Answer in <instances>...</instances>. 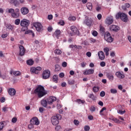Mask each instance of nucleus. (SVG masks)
<instances>
[{
    "instance_id": "f257e3e1",
    "label": "nucleus",
    "mask_w": 131,
    "mask_h": 131,
    "mask_svg": "<svg viewBox=\"0 0 131 131\" xmlns=\"http://www.w3.org/2000/svg\"><path fill=\"white\" fill-rule=\"evenodd\" d=\"M34 94H37L38 98H41L47 95V92L45 91V88L41 85H39L34 91Z\"/></svg>"
},
{
    "instance_id": "f03ea898",
    "label": "nucleus",
    "mask_w": 131,
    "mask_h": 131,
    "mask_svg": "<svg viewBox=\"0 0 131 131\" xmlns=\"http://www.w3.org/2000/svg\"><path fill=\"white\" fill-rule=\"evenodd\" d=\"M116 19H121L123 22H125L126 23L127 20H128V18H127V15L124 13L119 12L116 15Z\"/></svg>"
},
{
    "instance_id": "7ed1b4c3",
    "label": "nucleus",
    "mask_w": 131,
    "mask_h": 131,
    "mask_svg": "<svg viewBox=\"0 0 131 131\" xmlns=\"http://www.w3.org/2000/svg\"><path fill=\"white\" fill-rule=\"evenodd\" d=\"M61 117V115H57L52 117L51 122L53 125H57L59 124V118Z\"/></svg>"
},
{
    "instance_id": "20e7f679",
    "label": "nucleus",
    "mask_w": 131,
    "mask_h": 131,
    "mask_svg": "<svg viewBox=\"0 0 131 131\" xmlns=\"http://www.w3.org/2000/svg\"><path fill=\"white\" fill-rule=\"evenodd\" d=\"M70 29L72 31L71 33V36H73V35H79V31L77 28L74 26H72L71 27Z\"/></svg>"
},
{
    "instance_id": "39448f33",
    "label": "nucleus",
    "mask_w": 131,
    "mask_h": 131,
    "mask_svg": "<svg viewBox=\"0 0 131 131\" xmlns=\"http://www.w3.org/2000/svg\"><path fill=\"white\" fill-rule=\"evenodd\" d=\"M33 26L38 32H41L43 30V27L40 23H34Z\"/></svg>"
},
{
    "instance_id": "423d86ee",
    "label": "nucleus",
    "mask_w": 131,
    "mask_h": 131,
    "mask_svg": "<svg viewBox=\"0 0 131 131\" xmlns=\"http://www.w3.org/2000/svg\"><path fill=\"white\" fill-rule=\"evenodd\" d=\"M104 39L107 42H112L114 40L113 38H112V36H111V34H110V33H109V32H106V33H105Z\"/></svg>"
},
{
    "instance_id": "0eeeda50",
    "label": "nucleus",
    "mask_w": 131,
    "mask_h": 131,
    "mask_svg": "<svg viewBox=\"0 0 131 131\" xmlns=\"http://www.w3.org/2000/svg\"><path fill=\"white\" fill-rule=\"evenodd\" d=\"M51 76V72L49 70H45L43 71L42 77L43 79H48Z\"/></svg>"
},
{
    "instance_id": "6e6552de",
    "label": "nucleus",
    "mask_w": 131,
    "mask_h": 131,
    "mask_svg": "<svg viewBox=\"0 0 131 131\" xmlns=\"http://www.w3.org/2000/svg\"><path fill=\"white\" fill-rule=\"evenodd\" d=\"M29 24H30V23L29 20L27 19H23L20 21V26L23 27H26V28H27V27L29 26Z\"/></svg>"
},
{
    "instance_id": "1a4fd4ad",
    "label": "nucleus",
    "mask_w": 131,
    "mask_h": 131,
    "mask_svg": "<svg viewBox=\"0 0 131 131\" xmlns=\"http://www.w3.org/2000/svg\"><path fill=\"white\" fill-rule=\"evenodd\" d=\"M109 29L110 30H111V31L118 32V31H119V30H120V28H119L118 26L113 25L110 26Z\"/></svg>"
},
{
    "instance_id": "9d476101",
    "label": "nucleus",
    "mask_w": 131,
    "mask_h": 131,
    "mask_svg": "<svg viewBox=\"0 0 131 131\" xmlns=\"http://www.w3.org/2000/svg\"><path fill=\"white\" fill-rule=\"evenodd\" d=\"M30 123L33 124L34 125H39V121H38V119L37 117H35L32 118L30 121Z\"/></svg>"
},
{
    "instance_id": "9b49d317",
    "label": "nucleus",
    "mask_w": 131,
    "mask_h": 131,
    "mask_svg": "<svg viewBox=\"0 0 131 131\" xmlns=\"http://www.w3.org/2000/svg\"><path fill=\"white\" fill-rule=\"evenodd\" d=\"M19 56H24L25 55V49L24 47L22 45L19 46Z\"/></svg>"
},
{
    "instance_id": "f8f14e48",
    "label": "nucleus",
    "mask_w": 131,
    "mask_h": 131,
    "mask_svg": "<svg viewBox=\"0 0 131 131\" xmlns=\"http://www.w3.org/2000/svg\"><path fill=\"white\" fill-rule=\"evenodd\" d=\"M20 12L22 15H27L28 13H29V10L27 7H23L20 9Z\"/></svg>"
},
{
    "instance_id": "ddd939ff",
    "label": "nucleus",
    "mask_w": 131,
    "mask_h": 131,
    "mask_svg": "<svg viewBox=\"0 0 131 131\" xmlns=\"http://www.w3.org/2000/svg\"><path fill=\"white\" fill-rule=\"evenodd\" d=\"M56 100H57V98L55 97L50 96L47 99V101H48V104H49V105H52V104H53V102H55V101H56Z\"/></svg>"
},
{
    "instance_id": "4468645a",
    "label": "nucleus",
    "mask_w": 131,
    "mask_h": 131,
    "mask_svg": "<svg viewBox=\"0 0 131 131\" xmlns=\"http://www.w3.org/2000/svg\"><path fill=\"white\" fill-rule=\"evenodd\" d=\"M113 17H107L105 20V24H107V25H111L113 23Z\"/></svg>"
},
{
    "instance_id": "2eb2a0df",
    "label": "nucleus",
    "mask_w": 131,
    "mask_h": 131,
    "mask_svg": "<svg viewBox=\"0 0 131 131\" xmlns=\"http://www.w3.org/2000/svg\"><path fill=\"white\" fill-rule=\"evenodd\" d=\"M106 76L110 80V81H112L114 79V76H113V74L112 73H106Z\"/></svg>"
},
{
    "instance_id": "dca6fc26",
    "label": "nucleus",
    "mask_w": 131,
    "mask_h": 131,
    "mask_svg": "<svg viewBox=\"0 0 131 131\" xmlns=\"http://www.w3.org/2000/svg\"><path fill=\"white\" fill-rule=\"evenodd\" d=\"M84 24L87 25V26H91L93 24V19L91 18H87L84 21Z\"/></svg>"
},
{
    "instance_id": "f3484780",
    "label": "nucleus",
    "mask_w": 131,
    "mask_h": 131,
    "mask_svg": "<svg viewBox=\"0 0 131 131\" xmlns=\"http://www.w3.org/2000/svg\"><path fill=\"white\" fill-rule=\"evenodd\" d=\"M98 55L100 60H103L104 59H105V54L103 51H99L98 53Z\"/></svg>"
},
{
    "instance_id": "a211bd4d",
    "label": "nucleus",
    "mask_w": 131,
    "mask_h": 131,
    "mask_svg": "<svg viewBox=\"0 0 131 131\" xmlns=\"http://www.w3.org/2000/svg\"><path fill=\"white\" fill-rule=\"evenodd\" d=\"M95 71L93 69H89L88 70H86L83 72L84 75H89L90 74H94Z\"/></svg>"
},
{
    "instance_id": "6ab92c4d",
    "label": "nucleus",
    "mask_w": 131,
    "mask_h": 131,
    "mask_svg": "<svg viewBox=\"0 0 131 131\" xmlns=\"http://www.w3.org/2000/svg\"><path fill=\"white\" fill-rule=\"evenodd\" d=\"M116 75L118 77V78H120L121 79H122L125 77L124 74L121 73L120 72H117L116 73Z\"/></svg>"
},
{
    "instance_id": "aec40b11",
    "label": "nucleus",
    "mask_w": 131,
    "mask_h": 131,
    "mask_svg": "<svg viewBox=\"0 0 131 131\" xmlns=\"http://www.w3.org/2000/svg\"><path fill=\"white\" fill-rule=\"evenodd\" d=\"M48 104H49V102H48V99H42L41 101V105L45 108L47 107V106H48Z\"/></svg>"
},
{
    "instance_id": "412c9836",
    "label": "nucleus",
    "mask_w": 131,
    "mask_h": 131,
    "mask_svg": "<svg viewBox=\"0 0 131 131\" xmlns=\"http://www.w3.org/2000/svg\"><path fill=\"white\" fill-rule=\"evenodd\" d=\"M8 94L10 96H15L16 95V90L14 89H10L8 91Z\"/></svg>"
},
{
    "instance_id": "4be33fe9",
    "label": "nucleus",
    "mask_w": 131,
    "mask_h": 131,
    "mask_svg": "<svg viewBox=\"0 0 131 131\" xmlns=\"http://www.w3.org/2000/svg\"><path fill=\"white\" fill-rule=\"evenodd\" d=\"M5 26L9 30H13L14 29V26H12V25L5 24Z\"/></svg>"
},
{
    "instance_id": "5701e85b",
    "label": "nucleus",
    "mask_w": 131,
    "mask_h": 131,
    "mask_svg": "<svg viewBox=\"0 0 131 131\" xmlns=\"http://www.w3.org/2000/svg\"><path fill=\"white\" fill-rule=\"evenodd\" d=\"M19 15L20 14L19 13L15 12V11L12 14H11L12 18H15V19L19 18Z\"/></svg>"
},
{
    "instance_id": "b1692460",
    "label": "nucleus",
    "mask_w": 131,
    "mask_h": 131,
    "mask_svg": "<svg viewBox=\"0 0 131 131\" xmlns=\"http://www.w3.org/2000/svg\"><path fill=\"white\" fill-rule=\"evenodd\" d=\"M11 4H13L15 7H17V6H19V2L17 0H10Z\"/></svg>"
},
{
    "instance_id": "393cba45",
    "label": "nucleus",
    "mask_w": 131,
    "mask_h": 131,
    "mask_svg": "<svg viewBox=\"0 0 131 131\" xmlns=\"http://www.w3.org/2000/svg\"><path fill=\"white\" fill-rule=\"evenodd\" d=\"M86 7L88 10H90V11H92V10H93V4H92L91 3H88L86 4Z\"/></svg>"
},
{
    "instance_id": "a878e982",
    "label": "nucleus",
    "mask_w": 131,
    "mask_h": 131,
    "mask_svg": "<svg viewBox=\"0 0 131 131\" xmlns=\"http://www.w3.org/2000/svg\"><path fill=\"white\" fill-rule=\"evenodd\" d=\"M7 123H6V121H3L0 122V130H2L3 128H4V127L5 125H6Z\"/></svg>"
},
{
    "instance_id": "bb28decb",
    "label": "nucleus",
    "mask_w": 131,
    "mask_h": 131,
    "mask_svg": "<svg viewBox=\"0 0 131 131\" xmlns=\"http://www.w3.org/2000/svg\"><path fill=\"white\" fill-rule=\"evenodd\" d=\"M30 72L31 73H34V74H38V73H37V71H36V69L35 68H31Z\"/></svg>"
},
{
    "instance_id": "cd10ccee",
    "label": "nucleus",
    "mask_w": 131,
    "mask_h": 131,
    "mask_svg": "<svg viewBox=\"0 0 131 131\" xmlns=\"http://www.w3.org/2000/svg\"><path fill=\"white\" fill-rule=\"evenodd\" d=\"M34 63V61L32 59H29L27 61V64L28 65H30V66H32Z\"/></svg>"
},
{
    "instance_id": "c85d7f7f",
    "label": "nucleus",
    "mask_w": 131,
    "mask_h": 131,
    "mask_svg": "<svg viewBox=\"0 0 131 131\" xmlns=\"http://www.w3.org/2000/svg\"><path fill=\"white\" fill-rule=\"evenodd\" d=\"M58 76L57 75H54L53 77V81L55 82V83H57L58 82Z\"/></svg>"
},
{
    "instance_id": "c756f323",
    "label": "nucleus",
    "mask_w": 131,
    "mask_h": 131,
    "mask_svg": "<svg viewBox=\"0 0 131 131\" xmlns=\"http://www.w3.org/2000/svg\"><path fill=\"white\" fill-rule=\"evenodd\" d=\"M60 33H61V31H60V30H56L55 31V33L54 34L56 37H58Z\"/></svg>"
},
{
    "instance_id": "7c9ffc66",
    "label": "nucleus",
    "mask_w": 131,
    "mask_h": 131,
    "mask_svg": "<svg viewBox=\"0 0 131 131\" xmlns=\"http://www.w3.org/2000/svg\"><path fill=\"white\" fill-rule=\"evenodd\" d=\"M100 31L102 34H104V33H105V28H104V27L100 26Z\"/></svg>"
},
{
    "instance_id": "2f4dec72",
    "label": "nucleus",
    "mask_w": 131,
    "mask_h": 131,
    "mask_svg": "<svg viewBox=\"0 0 131 131\" xmlns=\"http://www.w3.org/2000/svg\"><path fill=\"white\" fill-rule=\"evenodd\" d=\"M89 97L90 98V99H92L93 101H95V100L97 99V98L93 94L89 95Z\"/></svg>"
},
{
    "instance_id": "473e14b6",
    "label": "nucleus",
    "mask_w": 131,
    "mask_h": 131,
    "mask_svg": "<svg viewBox=\"0 0 131 131\" xmlns=\"http://www.w3.org/2000/svg\"><path fill=\"white\" fill-rule=\"evenodd\" d=\"M54 53L56 55H61V54H62V51L59 49H56L55 50Z\"/></svg>"
},
{
    "instance_id": "72a5a7b5",
    "label": "nucleus",
    "mask_w": 131,
    "mask_h": 131,
    "mask_svg": "<svg viewBox=\"0 0 131 131\" xmlns=\"http://www.w3.org/2000/svg\"><path fill=\"white\" fill-rule=\"evenodd\" d=\"M20 74H21L20 71H17L13 72V75H15V76H19Z\"/></svg>"
},
{
    "instance_id": "f704fd0d",
    "label": "nucleus",
    "mask_w": 131,
    "mask_h": 131,
    "mask_svg": "<svg viewBox=\"0 0 131 131\" xmlns=\"http://www.w3.org/2000/svg\"><path fill=\"white\" fill-rule=\"evenodd\" d=\"M111 120H112L113 121H114L116 123H118L119 120L117 119V118H110Z\"/></svg>"
},
{
    "instance_id": "c9c22d12",
    "label": "nucleus",
    "mask_w": 131,
    "mask_h": 131,
    "mask_svg": "<svg viewBox=\"0 0 131 131\" xmlns=\"http://www.w3.org/2000/svg\"><path fill=\"white\" fill-rule=\"evenodd\" d=\"M2 79H7L8 78V76H7V74H4L3 75H1V77Z\"/></svg>"
},
{
    "instance_id": "e433bc0d",
    "label": "nucleus",
    "mask_w": 131,
    "mask_h": 131,
    "mask_svg": "<svg viewBox=\"0 0 131 131\" xmlns=\"http://www.w3.org/2000/svg\"><path fill=\"white\" fill-rule=\"evenodd\" d=\"M55 71H59L60 69H61V68L60 67V65L59 64H56L55 66Z\"/></svg>"
},
{
    "instance_id": "4c0bfd02",
    "label": "nucleus",
    "mask_w": 131,
    "mask_h": 131,
    "mask_svg": "<svg viewBox=\"0 0 131 131\" xmlns=\"http://www.w3.org/2000/svg\"><path fill=\"white\" fill-rule=\"evenodd\" d=\"M69 20L70 21H75V20H76V17L75 16H70L69 17Z\"/></svg>"
},
{
    "instance_id": "58836bf2",
    "label": "nucleus",
    "mask_w": 131,
    "mask_h": 131,
    "mask_svg": "<svg viewBox=\"0 0 131 131\" xmlns=\"http://www.w3.org/2000/svg\"><path fill=\"white\" fill-rule=\"evenodd\" d=\"M76 101L77 102V103H78V104H84V103L85 102L84 100H82L81 99H77Z\"/></svg>"
},
{
    "instance_id": "ea45409f",
    "label": "nucleus",
    "mask_w": 131,
    "mask_h": 131,
    "mask_svg": "<svg viewBox=\"0 0 131 131\" xmlns=\"http://www.w3.org/2000/svg\"><path fill=\"white\" fill-rule=\"evenodd\" d=\"M111 94H116L117 93V90L115 89H111Z\"/></svg>"
},
{
    "instance_id": "a19ab883",
    "label": "nucleus",
    "mask_w": 131,
    "mask_h": 131,
    "mask_svg": "<svg viewBox=\"0 0 131 131\" xmlns=\"http://www.w3.org/2000/svg\"><path fill=\"white\" fill-rule=\"evenodd\" d=\"M15 12V10L13 8H10L9 9H8V13H9V14H13V13H14Z\"/></svg>"
},
{
    "instance_id": "79ce46f5",
    "label": "nucleus",
    "mask_w": 131,
    "mask_h": 131,
    "mask_svg": "<svg viewBox=\"0 0 131 131\" xmlns=\"http://www.w3.org/2000/svg\"><path fill=\"white\" fill-rule=\"evenodd\" d=\"M93 92L94 93H97V92H99V88L97 86H94L93 87Z\"/></svg>"
},
{
    "instance_id": "37998d69",
    "label": "nucleus",
    "mask_w": 131,
    "mask_h": 131,
    "mask_svg": "<svg viewBox=\"0 0 131 131\" xmlns=\"http://www.w3.org/2000/svg\"><path fill=\"white\" fill-rule=\"evenodd\" d=\"M58 24H59V25H61V26H64V25H65V22L64 21V20H60L58 22Z\"/></svg>"
},
{
    "instance_id": "c03bdc74",
    "label": "nucleus",
    "mask_w": 131,
    "mask_h": 131,
    "mask_svg": "<svg viewBox=\"0 0 131 131\" xmlns=\"http://www.w3.org/2000/svg\"><path fill=\"white\" fill-rule=\"evenodd\" d=\"M90 111L91 112H95L96 111V107L94 106H92L90 108Z\"/></svg>"
},
{
    "instance_id": "a18cd8bd",
    "label": "nucleus",
    "mask_w": 131,
    "mask_h": 131,
    "mask_svg": "<svg viewBox=\"0 0 131 131\" xmlns=\"http://www.w3.org/2000/svg\"><path fill=\"white\" fill-rule=\"evenodd\" d=\"M15 25H19L20 24V19H16L15 20Z\"/></svg>"
},
{
    "instance_id": "49530a36",
    "label": "nucleus",
    "mask_w": 131,
    "mask_h": 131,
    "mask_svg": "<svg viewBox=\"0 0 131 131\" xmlns=\"http://www.w3.org/2000/svg\"><path fill=\"white\" fill-rule=\"evenodd\" d=\"M12 123H16V122H17V118L16 117H14L11 120Z\"/></svg>"
},
{
    "instance_id": "de8ad7c7",
    "label": "nucleus",
    "mask_w": 131,
    "mask_h": 131,
    "mask_svg": "<svg viewBox=\"0 0 131 131\" xmlns=\"http://www.w3.org/2000/svg\"><path fill=\"white\" fill-rule=\"evenodd\" d=\"M75 49H78V50H81L82 49V47L81 46H74Z\"/></svg>"
},
{
    "instance_id": "09e8293b",
    "label": "nucleus",
    "mask_w": 131,
    "mask_h": 131,
    "mask_svg": "<svg viewBox=\"0 0 131 131\" xmlns=\"http://www.w3.org/2000/svg\"><path fill=\"white\" fill-rule=\"evenodd\" d=\"M33 124H32L30 123V124H29L28 127L29 128V129H32V128H33Z\"/></svg>"
},
{
    "instance_id": "8fccbe9b",
    "label": "nucleus",
    "mask_w": 131,
    "mask_h": 131,
    "mask_svg": "<svg viewBox=\"0 0 131 131\" xmlns=\"http://www.w3.org/2000/svg\"><path fill=\"white\" fill-rule=\"evenodd\" d=\"M100 66L101 67H105L106 66V63L104 61H102L100 62Z\"/></svg>"
},
{
    "instance_id": "3c124183",
    "label": "nucleus",
    "mask_w": 131,
    "mask_h": 131,
    "mask_svg": "<svg viewBox=\"0 0 131 131\" xmlns=\"http://www.w3.org/2000/svg\"><path fill=\"white\" fill-rule=\"evenodd\" d=\"M68 83L69 84H71V85L74 84V80H70L68 81Z\"/></svg>"
},
{
    "instance_id": "603ef678",
    "label": "nucleus",
    "mask_w": 131,
    "mask_h": 131,
    "mask_svg": "<svg viewBox=\"0 0 131 131\" xmlns=\"http://www.w3.org/2000/svg\"><path fill=\"white\" fill-rule=\"evenodd\" d=\"M84 130H85V131H89V130H90V126H88V125L85 126L84 127Z\"/></svg>"
},
{
    "instance_id": "864d4df0",
    "label": "nucleus",
    "mask_w": 131,
    "mask_h": 131,
    "mask_svg": "<svg viewBox=\"0 0 131 131\" xmlns=\"http://www.w3.org/2000/svg\"><path fill=\"white\" fill-rule=\"evenodd\" d=\"M35 68L38 73L39 72V71H41V67H37Z\"/></svg>"
},
{
    "instance_id": "5fc2aeb1",
    "label": "nucleus",
    "mask_w": 131,
    "mask_h": 131,
    "mask_svg": "<svg viewBox=\"0 0 131 131\" xmlns=\"http://www.w3.org/2000/svg\"><path fill=\"white\" fill-rule=\"evenodd\" d=\"M74 123L75 125H78L79 124V121L77 120H74Z\"/></svg>"
},
{
    "instance_id": "6e6d98bb",
    "label": "nucleus",
    "mask_w": 131,
    "mask_h": 131,
    "mask_svg": "<svg viewBox=\"0 0 131 131\" xmlns=\"http://www.w3.org/2000/svg\"><path fill=\"white\" fill-rule=\"evenodd\" d=\"M105 93L104 91H101L100 93V97H105Z\"/></svg>"
},
{
    "instance_id": "4d7b16f0",
    "label": "nucleus",
    "mask_w": 131,
    "mask_h": 131,
    "mask_svg": "<svg viewBox=\"0 0 131 131\" xmlns=\"http://www.w3.org/2000/svg\"><path fill=\"white\" fill-rule=\"evenodd\" d=\"M118 113H119L120 114H124L125 113V111H121L120 110L118 111Z\"/></svg>"
},
{
    "instance_id": "13d9d810",
    "label": "nucleus",
    "mask_w": 131,
    "mask_h": 131,
    "mask_svg": "<svg viewBox=\"0 0 131 131\" xmlns=\"http://www.w3.org/2000/svg\"><path fill=\"white\" fill-rule=\"evenodd\" d=\"M39 111L40 113H42L43 111H45V108L43 107H39Z\"/></svg>"
},
{
    "instance_id": "bf43d9fd",
    "label": "nucleus",
    "mask_w": 131,
    "mask_h": 131,
    "mask_svg": "<svg viewBox=\"0 0 131 131\" xmlns=\"http://www.w3.org/2000/svg\"><path fill=\"white\" fill-rule=\"evenodd\" d=\"M109 51H110V50L108 48H105L104 49V53H108L109 52Z\"/></svg>"
},
{
    "instance_id": "052dcab7",
    "label": "nucleus",
    "mask_w": 131,
    "mask_h": 131,
    "mask_svg": "<svg viewBox=\"0 0 131 131\" xmlns=\"http://www.w3.org/2000/svg\"><path fill=\"white\" fill-rule=\"evenodd\" d=\"M48 20H52V19H53V15L52 14L48 15Z\"/></svg>"
},
{
    "instance_id": "680f3d73",
    "label": "nucleus",
    "mask_w": 131,
    "mask_h": 131,
    "mask_svg": "<svg viewBox=\"0 0 131 131\" xmlns=\"http://www.w3.org/2000/svg\"><path fill=\"white\" fill-rule=\"evenodd\" d=\"M55 129L56 130H60V129H61V126H60V125H57V126H56V127H55Z\"/></svg>"
},
{
    "instance_id": "e2e57ef3",
    "label": "nucleus",
    "mask_w": 131,
    "mask_h": 131,
    "mask_svg": "<svg viewBox=\"0 0 131 131\" xmlns=\"http://www.w3.org/2000/svg\"><path fill=\"white\" fill-rule=\"evenodd\" d=\"M92 35H93V36H97V35H98V32L93 31L92 33Z\"/></svg>"
},
{
    "instance_id": "0e129e2a",
    "label": "nucleus",
    "mask_w": 131,
    "mask_h": 131,
    "mask_svg": "<svg viewBox=\"0 0 131 131\" xmlns=\"http://www.w3.org/2000/svg\"><path fill=\"white\" fill-rule=\"evenodd\" d=\"M6 101V98L5 97H2L0 99L1 103H4Z\"/></svg>"
},
{
    "instance_id": "69168bd1",
    "label": "nucleus",
    "mask_w": 131,
    "mask_h": 131,
    "mask_svg": "<svg viewBox=\"0 0 131 131\" xmlns=\"http://www.w3.org/2000/svg\"><path fill=\"white\" fill-rule=\"evenodd\" d=\"M86 55L87 57H91L92 53L90 52H86Z\"/></svg>"
},
{
    "instance_id": "338daca9",
    "label": "nucleus",
    "mask_w": 131,
    "mask_h": 131,
    "mask_svg": "<svg viewBox=\"0 0 131 131\" xmlns=\"http://www.w3.org/2000/svg\"><path fill=\"white\" fill-rule=\"evenodd\" d=\"M88 119H89V120H93V119H94V117L92 115H90L88 116Z\"/></svg>"
},
{
    "instance_id": "774afa93",
    "label": "nucleus",
    "mask_w": 131,
    "mask_h": 131,
    "mask_svg": "<svg viewBox=\"0 0 131 131\" xmlns=\"http://www.w3.org/2000/svg\"><path fill=\"white\" fill-rule=\"evenodd\" d=\"M64 75H65L63 74V73H60L59 74V77H60L61 78H62V77H63Z\"/></svg>"
}]
</instances>
